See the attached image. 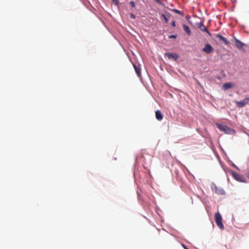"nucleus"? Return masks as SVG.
Listing matches in <instances>:
<instances>
[{
    "label": "nucleus",
    "mask_w": 249,
    "mask_h": 249,
    "mask_svg": "<svg viewBox=\"0 0 249 249\" xmlns=\"http://www.w3.org/2000/svg\"><path fill=\"white\" fill-rule=\"evenodd\" d=\"M215 221L217 226L221 230H223L224 226L222 223V218L220 213L217 212L214 215Z\"/></svg>",
    "instance_id": "f257e3e1"
},
{
    "label": "nucleus",
    "mask_w": 249,
    "mask_h": 249,
    "mask_svg": "<svg viewBox=\"0 0 249 249\" xmlns=\"http://www.w3.org/2000/svg\"><path fill=\"white\" fill-rule=\"evenodd\" d=\"M215 36L217 38H218L219 40L222 41L226 45H229L230 42L229 41L224 37L222 36L220 34H215Z\"/></svg>",
    "instance_id": "1a4fd4ad"
},
{
    "label": "nucleus",
    "mask_w": 249,
    "mask_h": 249,
    "mask_svg": "<svg viewBox=\"0 0 249 249\" xmlns=\"http://www.w3.org/2000/svg\"><path fill=\"white\" fill-rule=\"evenodd\" d=\"M233 86L232 84L230 83H226L223 86V88L224 90H227Z\"/></svg>",
    "instance_id": "4468645a"
},
{
    "label": "nucleus",
    "mask_w": 249,
    "mask_h": 249,
    "mask_svg": "<svg viewBox=\"0 0 249 249\" xmlns=\"http://www.w3.org/2000/svg\"><path fill=\"white\" fill-rule=\"evenodd\" d=\"M184 249H189L187 247H186L184 245H182Z\"/></svg>",
    "instance_id": "5701e85b"
},
{
    "label": "nucleus",
    "mask_w": 249,
    "mask_h": 249,
    "mask_svg": "<svg viewBox=\"0 0 249 249\" xmlns=\"http://www.w3.org/2000/svg\"><path fill=\"white\" fill-rule=\"evenodd\" d=\"M233 177L237 181L240 182H245V178L244 177L241 175H240L237 173H233L232 174Z\"/></svg>",
    "instance_id": "20e7f679"
},
{
    "label": "nucleus",
    "mask_w": 249,
    "mask_h": 249,
    "mask_svg": "<svg viewBox=\"0 0 249 249\" xmlns=\"http://www.w3.org/2000/svg\"><path fill=\"white\" fill-rule=\"evenodd\" d=\"M133 66L135 69V71L138 76H141V69L139 66H137L135 64H133Z\"/></svg>",
    "instance_id": "f8f14e48"
},
{
    "label": "nucleus",
    "mask_w": 249,
    "mask_h": 249,
    "mask_svg": "<svg viewBox=\"0 0 249 249\" xmlns=\"http://www.w3.org/2000/svg\"><path fill=\"white\" fill-rule=\"evenodd\" d=\"M129 3L131 5V6H132V7H135V2L134 1H131L129 2Z\"/></svg>",
    "instance_id": "f3484780"
},
{
    "label": "nucleus",
    "mask_w": 249,
    "mask_h": 249,
    "mask_svg": "<svg viewBox=\"0 0 249 249\" xmlns=\"http://www.w3.org/2000/svg\"><path fill=\"white\" fill-rule=\"evenodd\" d=\"M183 28L184 29V30L185 31V32L186 33V34L190 36L191 35V31L190 29V28L186 25L185 24H183Z\"/></svg>",
    "instance_id": "ddd939ff"
},
{
    "label": "nucleus",
    "mask_w": 249,
    "mask_h": 249,
    "mask_svg": "<svg viewBox=\"0 0 249 249\" xmlns=\"http://www.w3.org/2000/svg\"><path fill=\"white\" fill-rule=\"evenodd\" d=\"M172 25L173 27H175L176 26V22H175V20L172 21Z\"/></svg>",
    "instance_id": "aec40b11"
},
{
    "label": "nucleus",
    "mask_w": 249,
    "mask_h": 249,
    "mask_svg": "<svg viewBox=\"0 0 249 249\" xmlns=\"http://www.w3.org/2000/svg\"><path fill=\"white\" fill-rule=\"evenodd\" d=\"M130 17L132 19H135V18H136L134 14H130Z\"/></svg>",
    "instance_id": "6ab92c4d"
},
{
    "label": "nucleus",
    "mask_w": 249,
    "mask_h": 249,
    "mask_svg": "<svg viewBox=\"0 0 249 249\" xmlns=\"http://www.w3.org/2000/svg\"><path fill=\"white\" fill-rule=\"evenodd\" d=\"M165 55L168 57L169 59H174L175 60H177L179 56L176 53H165Z\"/></svg>",
    "instance_id": "0eeeda50"
},
{
    "label": "nucleus",
    "mask_w": 249,
    "mask_h": 249,
    "mask_svg": "<svg viewBox=\"0 0 249 249\" xmlns=\"http://www.w3.org/2000/svg\"><path fill=\"white\" fill-rule=\"evenodd\" d=\"M161 16L162 18H163V20L165 21V22L166 23H168V18H167L166 16L164 14H161Z\"/></svg>",
    "instance_id": "2eb2a0df"
},
{
    "label": "nucleus",
    "mask_w": 249,
    "mask_h": 249,
    "mask_svg": "<svg viewBox=\"0 0 249 249\" xmlns=\"http://www.w3.org/2000/svg\"><path fill=\"white\" fill-rule=\"evenodd\" d=\"M155 116L156 119L159 121H161L163 119V115L161 111L159 110H158L156 111Z\"/></svg>",
    "instance_id": "9b49d317"
},
{
    "label": "nucleus",
    "mask_w": 249,
    "mask_h": 249,
    "mask_svg": "<svg viewBox=\"0 0 249 249\" xmlns=\"http://www.w3.org/2000/svg\"><path fill=\"white\" fill-rule=\"evenodd\" d=\"M217 128L226 134H231L235 133V131L229 127L228 126L221 124H217Z\"/></svg>",
    "instance_id": "f03ea898"
},
{
    "label": "nucleus",
    "mask_w": 249,
    "mask_h": 249,
    "mask_svg": "<svg viewBox=\"0 0 249 249\" xmlns=\"http://www.w3.org/2000/svg\"><path fill=\"white\" fill-rule=\"evenodd\" d=\"M249 101V97L245 98L243 101H235V103L238 107H243L246 104H247L248 103Z\"/></svg>",
    "instance_id": "423d86ee"
},
{
    "label": "nucleus",
    "mask_w": 249,
    "mask_h": 249,
    "mask_svg": "<svg viewBox=\"0 0 249 249\" xmlns=\"http://www.w3.org/2000/svg\"><path fill=\"white\" fill-rule=\"evenodd\" d=\"M247 177L249 178V172L247 173Z\"/></svg>",
    "instance_id": "b1692460"
},
{
    "label": "nucleus",
    "mask_w": 249,
    "mask_h": 249,
    "mask_svg": "<svg viewBox=\"0 0 249 249\" xmlns=\"http://www.w3.org/2000/svg\"><path fill=\"white\" fill-rule=\"evenodd\" d=\"M197 27L202 32H205L210 36H212V34L207 30L206 27L204 25L202 22L196 24Z\"/></svg>",
    "instance_id": "7ed1b4c3"
},
{
    "label": "nucleus",
    "mask_w": 249,
    "mask_h": 249,
    "mask_svg": "<svg viewBox=\"0 0 249 249\" xmlns=\"http://www.w3.org/2000/svg\"><path fill=\"white\" fill-rule=\"evenodd\" d=\"M112 1H114L116 5H118L119 3V0H112Z\"/></svg>",
    "instance_id": "412c9836"
},
{
    "label": "nucleus",
    "mask_w": 249,
    "mask_h": 249,
    "mask_svg": "<svg viewBox=\"0 0 249 249\" xmlns=\"http://www.w3.org/2000/svg\"><path fill=\"white\" fill-rule=\"evenodd\" d=\"M169 38H176L177 35H172L169 36Z\"/></svg>",
    "instance_id": "a211bd4d"
},
{
    "label": "nucleus",
    "mask_w": 249,
    "mask_h": 249,
    "mask_svg": "<svg viewBox=\"0 0 249 249\" xmlns=\"http://www.w3.org/2000/svg\"><path fill=\"white\" fill-rule=\"evenodd\" d=\"M234 40L235 46L239 49H241L244 46H246V44L236 38H234Z\"/></svg>",
    "instance_id": "9d476101"
},
{
    "label": "nucleus",
    "mask_w": 249,
    "mask_h": 249,
    "mask_svg": "<svg viewBox=\"0 0 249 249\" xmlns=\"http://www.w3.org/2000/svg\"><path fill=\"white\" fill-rule=\"evenodd\" d=\"M172 11H173V12H175V13H177V14H179V15H181V14H182V12H181L180 11L176 9H173V10H172Z\"/></svg>",
    "instance_id": "dca6fc26"
},
{
    "label": "nucleus",
    "mask_w": 249,
    "mask_h": 249,
    "mask_svg": "<svg viewBox=\"0 0 249 249\" xmlns=\"http://www.w3.org/2000/svg\"><path fill=\"white\" fill-rule=\"evenodd\" d=\"M212 189L213 191L216 194H217L218 195L225 194V191L222 188H219L214 184L213 185V186L212 187Z\"/></svg>",
    "instance_id": "39448f33"
},
{
    "label": "nucleus",
    "mask_w": 249,
    "mask_h": 249,
    "mask_svg": "<svg viewBox=\"0 0 249 249\" xmlns=\"http://www.w3.org/2000/svg\"><path fill=\"white\" fill-rule=\"evenodd\" d=\"M165 14H166V17H167V16H168V17H170V14L169 13L165 12Z\"/></svg>",
    "instance_id": "4be33fe9"
},
{
    "label": "nucleus",
    "mask_w": 249,
    "mask_h": 249,
    "mask_svg": "<svg viewBox=\"0 0 249 249\" xmlns=\"http://www.w3.org/2000/svg\"><path fill=\"white\" fill-rule=\"evenodd\" d=\"M213 51V48L209 44H206L205 47L203 48V51L207 53H210Z\"/></svg>",
    "instance_id": "6e6552de"
}]
</instances>
